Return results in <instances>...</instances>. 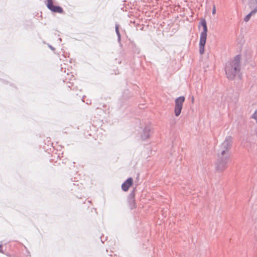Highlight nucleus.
Wrapping results in <instances>:
<instances>
[{
	"mask_svg": "<svg viewBox=\"0 0 257 257\" xmlns=\"http://www.w3.org/2000/svg\"><path fill=\"white\" fill-rule=\"evenodd\" d=\"M126 206L127 208L131 210L135 209L137 207V204L134 196H131L128 198Z\"/></svg>",
	"mask_w": 257,
	"mask_h": 257,
	"instance_id": "nucleus-8",
	"label": "nucleus"
},
{
	"mask_svg": "<svg viewBox=\"0 0 257 257\" xmlns=\"http://www.w3.org/2000/svg\"><path fill=\"white\" fill-rule=\"evenodd\" d=\"M2 251V245H0V252Z\"/></svg>",
	"mask_w": 257,
	"mask_h": 257,
	"instance_id": "nucleus-14",
	"label": "nucleus"
},
{
	"mask_svg": "<svg viewBox=\"0 0 257 257\" xmlns=\"http://www.w3.org/2000/svg\"><path fill=\"white\" fill-rule=\"evenodd\" d=\"M46 5L47 8L53 12L60 14L63 13V10L61 7L53 5V0H47Z\"/></svg>",
	"mask_w": 257,
	"mask_h": 257,
	"instance_id": "nucleus-6",
	"label": "nucleus"
},
{
	"mask_svg": "<svg viewBox=\"0 0 257 257\" xmlns=\"http://www.w3.org/2000/svg\"><path fill=\"white\" fill-rule=\"evenodd\" d=\"M151 132V128H149V127L145 128L144 130V135L143 136V139H147L149 138Z\"/></svg>",
	"mask_w": 257,
	"mask_h": 257,
	"instance_id": "nucleus-9",
	"label": "nucleus"
},
{
	"mask_svg": "<svg viewBox=\"0 0 257 257\" xmlns=\"http://www.w3.org/2000/svg\"><path fill=\"white\" fill-rule=\"evenodd\" d=\"M232 142V139L231 137L225 138L220 146V155L224 156L226 154V153L231 147Z\"/></svg>",
	"mask_w": 257,
	"mask_h": 257,
	"instance_id": "nucleus-4",
	"label": "nucleus"
},
{
	"mask_svg": "<svg viewBox=\"0 0 257 257\" xmlns=\"http://www.w3.org/2000/svg\"><path fill=\"white\" fill-rule=\"evenodd\" d=\"M133 185V179L132 178H128L121 185V189L123 191H127L129 188Z\"/></svg>",
	"mask_w": 257,
	"mask_h": 257,
	"instance_id": "nucleus-7",
	"label": "nucleus"
},
{
	"mask_svg": "<svg viewBox=\"0 0 257 257\" xmlns=\"http://www.w3.org/2000/svg\"><path fill=\"white\" fill-rule=\"evenodd\" d=\"M202 25L203 28V31L200 34V42H199V52L201 54L204 53V46L206 44L207 38V28L206 23L205 20L202 22Z\"/></svg>",
	"mask_w": 257,
	"mask_h": 257,
	"instance_id": "nucleus-2",
	"label": "nucleus"
},
{
	"mask_svg": "<svg viewBox=\"0 0 257 257\" xmlns=\"http://www.w3.org/2000/svg\"><path fill=\"white\" fill-rule=\"evenodd\" d=\"M229 160V156H219V159L216 164V170L218 172H222L227 167V164Z\"/></svg>",
	"mask_w": 257,
	"mask_h": 257,
	"instance_id": "nucleus-3",
	"label": "nucleus"
},
{
	"mask_svg": "<svg viewBox=\"0 0 257 257\" xmlns=\"http://www.w3.org/2000/svg\"><path fill=\"white\" fill-rule=\"evenodd\" d=\"M194 100V97H192V103H193Z\"/></svg>",
	"mask_w": 257,
	"mask_h": 257,
	"instance_id": "nucleus-15",
	"label": "nucleus"
},
{
	"mask_svg": "<svg viewBox=\"0 0 257 257\" xmlns=\"http://www.w3.org/2000/svg\"><path fill=\"white\" fill-rule=\"evenodd\" d=\"M216 14V8L215 6H214L212 9V14L215 15Z\"/></svg>",
	"mask_w": 257,
	"mask_h": 257,
	"instance_id": "nucleus-12",
	"label": "nucleus"
},
{
	"mask_svg": "<svg viewBox=\"0 0 257 257\" xmlns=\"http://www.w3.org/2000/svg\"><path fill=\"white\" fill-rule=\"evenodd\" d=\"M255 2H256V3H257L256 0H251V1H250V4H251V5H252V4H254V3H255Z\"/></svg>",
	"mask_w": 257,
	"mask_h": 257,
	"instance_id": "nucleus-13",
	"label": "nucleus"
},
{
	"mask_svg": "<svg viewBox=\"0 0 257 257\" xmlns=\"http://www.w3.org/2000/svg\"><path fill=\"white\" fill-rule=\"evenodd\" d=\"M241 56L236 55L226 62L225 67V74L229 79H233L240 70Z\"/></svg>",
	"mask_w": 257,
	"mask_h": 257,
	"instance_id": "nucleus-1",
	"label": "nucleus"
},
{
	"mask_svg": "<svg viewBox=\"0 0 257 257\" xmlns=\"http://www.w3.org/2000/svg\"><path fill=\"white\" fill-rule=\"evenodd\" d=\"M256 10H254V11H252V12H251L248 15H247L244 18V21H246V22H247L249 19H250V16L254 14L255 12H256Z\"/></svg>",
	"mask_w": 257,
	"mask_h": 257,
	"instance_id": "nucleus-10",
	"label": "nucleus"
},
{
	"mask_svg": "<svg viewBox=\"0 0 257 257\" xmlns=\"http://www.w3.org/2000/svg\"><path fill=\"white\" fill-rule=\"evenodd\" d=\"M251 117L256 120L257 122V110H256L254 113L252 115Z\"/></svg>",
	"mask_w": 257,
	"mask_h": 257,
	"instance_id": "nucleus-11",
	"label": "nucleus"
},
{
	"mask_svg": "<svg viewBox=\"0 0 257 257\" xmlns=\"http://www.w3.org/2000/svg\"><path fill=\"white\" fill-rule=\"evenodd\" d=\"M185 99L184 96H180L175 100L174 113L176 116L180 115Z\"/></svg>",
	"mask_w": 257,
	"mask_h": 257,
	"instance_id": "nucleus-5",
	"label": "nucleus"
}]
</instances>
